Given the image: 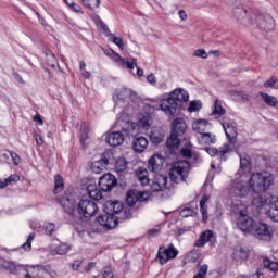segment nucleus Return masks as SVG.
Returning a JSON list of instances; mask_svg holds the SVG:
<instances>
[{"mask_svg":"<svg viewBox=\"0 0 278 278\" xmlns=\"http://www.w3.org/2000/svg\"><path fill=\"white\" fill-rule=\"evenodd\" d=\"M273 184H275V175L270 174V172L237 174V178L231 182L230 192L235 194V197L244 199L249 197L251 192H254V194L268 192Z\"/></svg>","mask_w":278,"mask_h":278,"instance_id":"obj_1","label":"nucleus"},{"mask_svg":"<svg viewBox=\"0 0 278 278\" xmlns=\"http://www.w3.org/2000/svg\"><path fill=\"white\" fill-rule=\"evenodd\" d=\"M190 96L184 89H175L170 92L168 98L163 99L161 102V110L167 116H175L177 111L180 110L181 103H188Z\"/></svg>","mask_w":278,"mask_h":278,"instance_id":"obj_2","label":"nucleus"},{"mask_svg":"<svg viewBox=\"0 0 278 278\" xmlns=\"http://www.w3.org/2000/svg\"><path fill=\"white\" fill-rule=\"evenodd\" d=\"M149 199H151V193L149 191H128L126 197L128 207L122 210L118 218L121 220H129V218L134 216V212H136V203H142L144 201H149Z\"/></svg>","mask_w":278,"mask_h":278,"instance_id":"obj_3","label":"nucleus"},{"mask_svg":"<svg viewBox=\"0 0 278 278\" xmlns=\"http://www.w3.org/2000/svg\"><path fill=\"white\" fill-rule=\"evenodd\" d=\"M244 212H247V207L242 204H238L237 214H239V217L237 225L243 233H253V231H255V220L253 217L244 214Z\"/></svg>","mask_w":278,"mask_h":278,"instance_id":"obj_4","label":"nucleus"},{"mask_svg":"<svg viewBox=\"0 0 278 278\" xmlns=\"http://www.w3.org/2000/svg\"><path fill=\"white\" fill-rule=\"evenodd\" d=\"M233 18L243 27H251L255 21H257V15L251 9H244V7H236L232 10Z\"/></svg>","mask_w":278,"mask_h":278,"instance_id":"obj_5","label":"nucleus"},{"mask_svg":"<svg viewBox=\"0 0 278 278\" xmlns=\"http://www.w3.org/2000/svg\"><path fill=\"white\" fill-rule=\"evenodd\" d=\"M190 175V163L188 161L176 162L170 169V180L174 184H179V181H186Z\"/></svg>","mask_w":278,"mask_h":278,"instance_id":"obj_6","label":"nucleus"},{"mask_svg":"<svg viewBox=\"0 0 278 278\" xmlns=\"http://www.w3.org/2000/svg\"><path fill=\"white\" fill-rule=\"evenodd\" d=\"M151 189L153 192H164L162 197L165 199H170V197H173V189L168 187V176L162 174L154 176Z\"/></svg>","mask_w":278,"mask_h":278,"instance_id":"obj_7","label":"nucleus"},{"mask_svg":"<svg viewBox=\"0 0 278 278\" xmlns=\"http://www.w3.org/2000/svg\"><path fill=\"white\" fill-rule=\"evenodd\" d=\"M177 255H179V250L175 248V244L169 243L167 247L161 245L159 248L156 260L164 266V264H168L170 260H175Z\"/></svg>","mask_w":278,"mask_h":278,"instance_id":"obj_8","label":"nucleus"},{"mask_svg":"<svg viewBox=\"0 0 278 278\" xmlns=\"http://www.w3.org/2000/svg\"><path fill=\"white\" fill-rule=\"evenodd\" d=\"M78 214L80 216H84L85 218H90L92 216L97 215V212H99V206L97 205V202L91 200H80L78 202Z\"/></svg>","mask_w":278,"mask_h":278,"instance_id":"obj_9","label":"nucleus"},{"mask_svg":"<svg viewBox=\"0 0 278 278\" xmlns=\"http://www.w3.org/2000/svg\"><path fill=\"white\" fill-rule=\"evenodd\" d=\"M97 220L104 229H115L118 226V217L106 210H104V214H101Z\"/></svg>","mask_w":278,"mask_h":278,"instance_id":"obj_10","label":"nucleus"},{"mask_svg":"<svg viewBox=\"0 0 278 278\" xmlns=\"http://www.w3.org/2000/svg\"><path fill=\"white\" fill-rule=\"evenodd\" d=\"M113 155L114 154H112V152H110V151L104 152L102 157L99 161H94L91 164L92 173H94L96 175H101V173H103V170L108 166V164H110L112 162Z\"/></svg>","mask_w":278,"mask_h":278,"instance_id":"obj_11","label":"nucleus"},{"mask_svg":"<svg viewBox=\"0 0 278 278\" xmlns=\"http://www.w3.org/2000/svg\"><path fill=\"white\" fill-rule=\"evenodd\" d=\"M256 25L262 31H273L275 29V18L270 14H260L256 17Z\"/></svg>","mask_w":278,"mask_h":278,"instance_id":"obj_12","label":"nucleus"},{"mask_svg":"<svg viewBox=\"0 0 278 278\" xmlns=\"http://www.w3.org/2000/svg\"><path fill=\"white\" fill-rule=\"evenodd\" d=\"M258 240H270L273 238V227L265 223L255 225L253 232Z\"/></svg>","mask_w":278,"mask_h":278,"instance_id":"obj_13","label":"nucleus"},{"mask_svg":"<svg viewBox=\"0 0 278 278\" xmlns=\"http://www.w3.org/2000/svg\"><path fill=\"white\" fill-rule=\"evenodd\" d=\"M116 177L112 174H105L99 179V187L102 192H112L116 188Z\"/></svg>","mask_w":278,"mask_h":278,"instance_id":"obj_14","label":"nucleus"},{"mask_svg":"<svg viewBox=\"0 0 278 278\" xmlns=\"http://www.w3.org/2000/svg\"><path fill=\"white\" fill-rule=\"evenodd\" d=\"M206 153L211 155L212 157H218V160H224V162L227 160V153H231V147L227 143H225L219 149L216 148H205Z\"/></svg>","mask_w":278,"mask_h":278,"instance_id":"obj_15","label":"nucleus"},{"mask_svg":"<svg viewBox=\"0 0 278 278\" xmlns=\"http://www.w3.org/2000/svg\"><path fill=\"white\" fill-rule=\"evenodd\" d=\"M222 127L226 134V138H228L230 144H236V137L238 132L236 131L235 123L231 121H224L222 122Z\"/></svg>","mask_w":278,"mask_h":278,"instance_id":"obj_16","label":"nucleus"},{"mask_svg":"<svg viewBox=\"0 0 278 278\" xmlns=\"http://www.w3.org/2000/svg\"><path fill=\"white\" fill-rule=\"evenodd\" d=\"M34 268L38 270L37 277L26 274L25 275L26 278H55V271H53V269H51V266L49 265L47 266L36 265L34 266Z\"/></svg>","mask_w":278,"mask_h":278,"instance_id":"obj_17","label":"nucleus"},{"mask_svg":"<svg viewBox=\"0 0 278 278\" xmlns=\"http://www.w3.org/2000/svg\"><path fill=\"white\" fill-rule=\"evenodd\" d=\"M269 202L268 206L269 208H266L267 212V216H269V218L271 220H274L275 223H278V197L275 195H269V200H267Z\"/></svg>","mask_w":278,"mask_h":278,"instance_id":"obj_18","label":"nucleus"},{"mask_svg":"<svg viewBox=\"0 0 278 278\" xmlns=\"http://www.w3.org/2000/svg\"><path fill=\"white\" fill-rule=\"evenodd\" d=\"M164 166V159L160 154H154L149 160L148 168L151 170V173H160L162 170V167Z\"/></svg>","mask_w":278,"mask_h":278,"instance_id":"obj_19","label":"nucleus"},{"mask_svg":"<svg viewBox=\"0 0 278 278\" xmlns=\"http://www.w3.org/2000/svg\"><path fill=\"white\" fill-rule=\"evenodd\" d=\"M118 125L122 127V131L126 136H136L138 134V124L129 121H118Z\"/></svg>","mask_w":278,"mask_h":278,"instance_id":"obj_20","label":"nucleus"},{"mask_svg":"<svg viewBox=\"0 0 278 278\" xmlns=\"http://www.w3.org/2000/svg\"><path fill=\"white\" fill-rule=\"evenodd\" d=\"M105 141L110 147H121L125 142V136L121 131L111 132L106 136Z\"/></svg>","mask_w":278,"mask_h":278,"instance_id":"obj_21","label":"nucleus"},{"mask_svg":"<svg viewBox=\"0 0 278 278\" xmlns=\"http://www.w3.org/2000/svg\"><path fill=\"white\" fill-rule=\"evenodd\" d=\"M149 147V140L146 137L137 136L132 140V149L136 153H143Z\"/></svg>","mask_w":278,"mask_h":278,"instance_id":"obj_22","label":"nucleus"},{"mask_svg":"<svg viewBox=\"0 0 278 278\" xmlns=\"http://www.w3.org/2000/svg\"><path fill=\"white\" fill-rule=\"evenodd\" d=\"M212 127V124L207 119H197L192 123V129L193 131H197V134L203 135Z\"/></svg>","mask_w":278,"mask_h":278,"instance_id":"obj_23","label":"nucleus"},{"mask_svg":"<svg viewBox=\"0 0 278 278\" xmlns=\"http://www.w3.org/2000/svg\"><path fill=\"white\" fill-rule=\"evenodd\" d=\"M0 266L1 268L8 270L10 275H16L21 265H16V263L12 260L0 257Z\"/></svg>","mask_w":278,"mask_h":278,"instance_id":"obj_24","label":"nucleus"},{"mask_svg":"<svg viewBox=\"0 0 278 278\" xmlns=\"http://www.w3.org/2000/svg\"><path fill=\"white\" fill-rule=\"evenodd\" d=\"M104 210H106L111 214H122L124 208L123 204L119 201L109 200L104 204Z\"/></svg>","mask_w":278,"mask_h":278,"instance_id":"obj_25","label":"nucleus"},{"mask_svg":"<svg viewBox=\"0 0 278 278\" xmlns=\"http://www.w3.org/2000/svg\"><path fill=\"white\" fill-rule=\"evenodd\" d=\"M198 142L202 146L216 144V135L211 132H203L198 136Z\"/></svg>","mask_w":278,"mask_h":278,"instance_id":"obj_26","label":"nucleus"},{"mask_svg":"<svg viewBox=\"0 0 278 278\" xmlns=\"http://www.w3.org/2000/svg\"><path fill=\"white\" fill-rule=\"evenodd\" d=\"M261 194L262 193H258V195L253 198V200H252V205L254 207H256L257 210H262V207L266 208L269 205L268 200H270V195H267V197L264 198Z\"/></svg>","mask_w":278,"mask_h":278,"instance_id":"obj_27","label":"nucleus"},{"mask_svg":"<svg viewBox=\"0 0 278 278\" xmlns=\"http://www.w3.org/2000/svg\"><path fill=\"white\" fill-rule=\"evenodd\" d=\"M186 122L184 121V118L178 117L176 119L173 121L172 124V131L173 134H176L177 136H179V134H184V131H186Z\"/></svg>","mask_w":278,"mask_h":278,"instance_id":"obj_28","label":"nucleus"},{"mask_svg":"<svg viewBox=\"0 0 278 278\" xmlns=\"http://www.w3.org/2000/svg\"><path fill=\"white\" fill-rule=\"evenodd\" d=\"M212 238H214V232L212 230H206L200 235L199 239L194 243V247H205V243L210 242Z\"/></svg>","mask_w":278,"mask_h":278,"instance_id":"obj_29","label":"nucleus"},{"mask_svg":"<svg viewBox=\"0 0 278 278\" xmlns=\"http://www.w3.org/2000/svg\"><path fill=\"white\" fill-rule=\"evenodd\" d=\"M134 94V91L128 88H122L116 91V98H114L115 103H118V101H127V99L131 98ZM117 99V100H116Z\"/></svg>","mask_w":278,"mask_h":278,"instance_id":"obj_30","label":"nucleus"},{"mask_svg":"<svg viewBox=\"0 0 278 278\" xmlns=\"http://www.w3.org/2000/svg\"><path fill=\"white\" fill-rule=\"evenodd\" d=\"M152 123L153 119H151V116L141 114L139 115L137 127H141L144 131H149Z\"/></svg>","mask_w":278,"mask_h":278,"instance_id":"obj_31","label":"nucleus"},{"mask_svg":"<svg viewBox=\"0 0 278 278\" xmlns=\"http://www.w3.org/2000/svg\"><path fill=\"white\" fill-rule=\"evenodd\" d=\"M136 175L141 186H149L151 180L149 179V170H147V168L144 167L139 168Z\"/></svg>","mask_w":278,"mask_h":278,"instance_id":"obj_32","label":"nucleus"},{"mask_svg":"<svg viewBox=\"0 0 278 278\" xmlns=\"http://www.w3.org/2000/svg\"><path fill=\"white\" fill-rule=\"evenodd\" d=\"M87 192L90 199H94L96 201H101V199H103V193L101 192V189L97 187V185H89L87 187Z\"/></svg>","mask_w":278,"mask_h":278,"instance_id":"obj_33","label":"nucleus"},{"mask_svg":"<svg viewBox=\"0 0 278 278\" xmlns=\"http://www.w3.org/2000/svg\"><path fill=\"white\" fill-rule=\"evenodd\" d=\"M240 168L245 173H251L253 166L251 165V156H249V154L240 155Z\"/></svg>","mask_w":278,"mask_h":278,"instance_id":"obj_34","label":"nucleus"},{"mask_svg":"<svg viewBox=\"0 0 278 278\" xmlns=\"http://www.w3.org/2000/svg\"><path fill=\"white\" fill-rule=\"evenodd\" d=\"M228 93L233 101H251V97L244 91L230 90Z\"/></svg>","mask_w":278,"mask_h":278,"instance_id":"obj_35","label":"nucleus"},{"mask_svg":"<svg viewBox=\"0 0 278 278\" xmlns=\"http://www.w3.org/2000/svg\"><path fill=\"white\" fill-rule=\"evenodd\" d=\"M248 258H249V251L242 248L236 249L232 254V260H235L236 262H244Z\"/></svg>","mask_w":278,"mask_h":278,"instance_id":"obj_36","label":"nucleus"},{"mask_svg":"<svg viewBox=\"0 0 278 278\" xmlns=\"http://www.w3.org/2000/svg\"><path fill=\"white\" fill-rule=\"evenodd\" d=\"M61 204L66 214H70V216H75V204L73 201H71V199H62Z\"/></svg>","mask_w":278,"mask_h":278,"instance_id":"obj_37","label":"nucleus"},{"mask_svg":"<svg viewBox=\"0 0 278 278\" xmlns=\"http://www.w3.org/2000/svg\"><path fill=\"white\" fill-rule=\"evenodd\" d=\"M166 147L172 150L179 149V137L175 132L167 139Z\"/></svg>","mask_w":278,"mask_h":278,"instance_id":"obj_38","label":"nucleus"},{"mask_svg":"<svg viewBox=\"0 0 278 278\" xmlns=\"http://www.w3.org/2000/svg\"><path fill=\"white\" fill-rule=\"evenodd\" d=\"M261 97L263 99V101L269 105L270 108H277L278 105V101L277 99L275 98V96H270L268 93H264V92H261Z\"/></svg>","mask_w":278,"mask_h":278,"instance_id":"obj_39","label":"nucleus"},{"mask_svg":"<svg viewBox=\"0 0 278 278\" xmlns=\"http://www.w3.org/2000/svg\"><path fill=\"white\" fill-rule=\"evenodd\" d=\"M150 139L153 144H160L164 142V134L157 129H154L150 135Z\"/></svg>","mask_w":278,"mask_h":278,"instance_id":"obj_40","label":"nucleus"},{"mask_svg":"<svg viewBox=\"0 0 278 278\" xmlns=\"http://www.w3.org/2000/svg\"><path fill=\"white\" fill-rule=\"evenodd\" d=\"M45 55L48 66L55 68V65L58 64V58H55V54L51 52V50H46Z\"/></svg>","mask_w":278,"mask_h":278,"instance_id":"obj_41","label":"nucleus"},{"mask_svg":"<svg viewBox=\"0 0 278 278\" xmlns=\"http://www.w3.org/2000/svg\"><path fill=\"white\" fill-rule=\"evenodd\" d=\"M64 190V179L61 175L54 177V194H60Z\"/></svg>","mask_w":278,"mask_h":278,"instance_id":"obj_42","label":"nucleus"},{"mask_svg":"<svg viewBox=\"0 0 278 278\" xmlns=\"http://www.w3.org/2000/svg\"><path fill=\"white\" fill-rule=\"evenodd\" d=\"M115 170L119 175H123L127 170V161L125 159H118L115 163Z\"/></svg>","mask_w":278,"mask_h":278,"instance_id":"obj_43","label":"nucleus"},{"mask_svg":"<svg viewBox=\"0 0 278 278\" xmlns=\"http://www.w3.org/2000/svg\"><path fill=\"white\" fill-rule=\"evenodd\" d=\"M83 5L88 8V10H94L101 5V0H81Z\"/></svg>","mask_w":278,"mask_h":278,"instance_id":"obj_44","label":"nucleus"},{"mask_svg":"<svg viewBox=\"0 0 278 278\" xmlns=\"http://www.w3.org/2000/svg\"><path fill=\"white\" fill-rule=\"evenodd\" d=\"M109 40H111V42L116 45L122 51H123V49H125V41H123V38L117 37L116 35L112 34L109 37Z\"/></svg>","mask_w":278,"mask_h":278,"instance_id":"obj_45","label":"nucleus"},{"mask_svg":"<svg viewBox=\"0 0 278 278\" xmlns=\"http://www.w3.org/2000/svg\"><path fill=\"white\" fill-rule=\"evenodd\" d=\"M90 128L86 124H81L80 126V142L84 144L88 140V134Z\"/></svg>","mask_w":278,"mask_h":278,"instance_id":"obj_46","label":"nucleus"},{"mask_svg":"<svg viewBox=\"0 0 278 278\" xmlns=\"http://www.w3.org/2000/svg\"><path fill=\"white\" fill-rule=\"evenodd\" d=\"M263 265L265 268H269V270H273L274 273H277L278 270V262H273L268 258H264Z\"/></svg>","mask_w":278,"mask_h":278,"instance_id":"obj_47","label":"nucleus"},{"mask_svg":"<svg viewBox=\"0 0 278 278\" xmlns=\"http://www.w3.org/2000/svg\"><path fill=\"white\" fill-rule=\"evenodd\" d=\"M213 114L217 116H223L225 114V109L218 100H215L214 102Z\"/></svg>","mask_w":278,"mask_h":278,"instance_id":"obj_48","label":"nucleus"},{"mask_svg":"<svg viewBox=\"0 0 278 278\" xmlns=\"http://www.w3.org/2000/svg\"><path fill=\"white\" fill-rule=\"evenodd\" d=\"M210 270V266L207 264L201 265L199 268V273L193 276V278H205L207 276V271Z\"/></svg>","mask_w":278,"mask_h":278,"instance_id":"obj_49","label":"nucleus"},{"mask_svg":"<svg viewBox=\"0 0 278 278\" xmlns=\"http://www.w3.org/2000/svg\"><path fill=\"white\" fill-rule=\"evenodd\" d=\"M45 231H46V236H53V233H55V231H58V226H55V224H53V223H48L45 226Z\"/></svg>","mask_w":278,"mask_h":278,"instance_id":"obj_50","label":"nucleus"},{"mask_svg":"<svg viewBox=\"0 0 278 278\" xmlns=\"http://www.w3.org/2000/svg\"><path fill=\"white\" fill-rule=\"evenodd\" d=\"M264 87L265 88H274L275 90H278L277 77L273 76L269 80L265 81Z\"/></svg>","mask_w":278,"mask_h":278,"instance_id":"obj_51","label":"nucleus"},{"mask_svg":"<svg viewBox=\"0 0 278 278\" xmlns=\"http://www.w3.org/2000/svg\"><path fill=\"white\" fill-rule=\"evenodd\" d=\"M34 238H36V233L31 232L28 236L26 242L22 245L25 251H30L31 250V242H34Z\"/></svg>","mask_w":278,"mask_h":278,"instance_id":"obj_52","label":"nucleus"},{"mask_svg":"<svg viewBox=\"0 0 278 278\" xmlns=\"http://www.w3.org/2000/svg\"><path fill=\"white\" fill-rule=\"evenodd\" d=\"M71 248L66 244V243H62L60 244L56 249H55V253L56 255H66V252L70 250Z\"/></svg>","mask_w":278,"mask_h":278,"instance_id":"obj_53","label":"nucleus"},{"mask_svg":"<svg viewBox=\"0 0 278 278\" xmlns=\"http://www.w3.org/2000/svg\"><path fill=\"white\" fill-rule=\"evenodd\" d=\"M124 64H126L127 68H129V71H134L135 66L138 67V60L137 59H128L127 61H123Z\"/></svg>","mask_w":278,"mask_h":278,"instance_id":"obj_54","label":"nucleus"},{"mask_svg":"<svg viewBox=\"0 0 278 278\" xmlns=\"http://www.w3.org/2000/svg\"><path fill=\"white\" fill-rule=\"evenodd\" d=\"M201 110L200 101H191L188 108V112H199Z\"/></svg>","mask_w":278,"mask_h":278,"instance_id":"obj_55","label":"nucleus"},{"mask_svg":"<svg viewBox=\"0 0 278 278\" xmlns=\"http://www.w3.org/2000/svg\"><path fill=\"white\" fill-rule=\"evenodd\" d=\"M103 278H114V273L112 271V267L106 266L102 270Z\"/></svg>","mask_w":278,"mask_h":278,"instance_id":"obj_56","label":"nucleus"},{"mask_svg":"<svg viewBox=\"0 0 278 278\" xmlns=\"http://www.w3.org/2000/svg\"><path fill=\"white\" fill-rule=\"evenodd\" d=\"M200 212L203 223H207V204H200Z\"/></svg>","mask_w":278,"mask_h":278,"instance_id":"obj_57","label":"nucleus"},{"mask_svg":"<svg viewBox=\"0 0 278 278\" xmlns=\"http://www.w3.org/2000/svg\"><path fill=\"white\" fill-rule=\"evenodd\" d=\"M193 55L195 58H202V60H207V52L204 49L195 50Z\"/></svg>","mask_w":278,"mask_h":278,"instance_id":"obj_58","label":"nucleus"},{"mask_svg":"<svg viewBox=\"0 0 278 278\" xmlns=\"http://www.w3.org/2000/svg\"><path fill=\"white\" fill-rule=\"evenodd\" d=\"M194 211H192V208L187 207L180 211V216H182V218H188V216H193Z\"/></svg>","mask_w":278,"mask_h":278,"instance_id":"obj_59","label":"nucleus"},{"mask_svg":"<svg viewBox=\"0 0 278 278\" xmlns=\"http://www.w3.org/2000/svg\"><path fill=\"white\" fill-rule=\"evenodd\" d=\"M10 156L15 166H18L21 164V156H18V154H16V152L10 151Z\"/></svg>","mask_w":278,"mask_h":278,"instance_id":"obj_60","label":"nucleus"},{"mask_svg":"<svg viewBox=\"0 0 278 278\" xmlns=\"http://www.w3.org/2000/svg\"><path fill=\"white\" fill-rule=\"evenodd\" d=\"M70 8L71 10H73V12H76L77 14L83 13L81 7L79 4H76L74 1H71Z\"/></svg>","mask_w":278,"mask_h":278,"instance_id":"obj_61","label":"nucleus"},{"mask_svg":"<svg viewBox=\"0 0 278 278\" xmlns=\"http://www.w3.org/2000/svg\"><path fill=\"white\" fill-rule=\"evenodd\" d=\"M180 153L182 157H192V150L190 148H182Z\"/></svg>","mask_w":278,"mask_h":278,"instance_id":"obj_62","label":"nucleus"},{"mask_svg":"<svg viewBox=\"0 0 278 278\" xmlns=\"http://www.w3.org/2000/svg\"><path fill=\"white\" fill-rule=\"evenodd\" d=\"M147 81L152 86H155L157 84V80L155 79V74L148 75Z\"/></svg>","mask_w":278,"mask_h":278,"instance_id":"obj_63","label":"nucleus"},{"mask_svg":"<svg viewBox=\"0 0 278 278\" xmlns=\"http://www.w3.org/2000/svg\"><path fill=\"white\" fill-rule=\"evenodd\" d=\"M178 16H179L180 21H188V13H186V10H180L178 12Z\"/></svg>","mask_w":278,"mask_h":278,"instance_id":"obj_64","label":"nucleus"}]
</instances>
